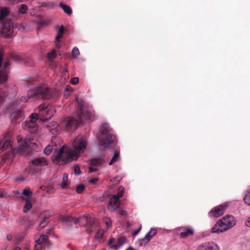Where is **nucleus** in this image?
Here are the masks:
<instances>
[{
	"label": "nucleus",
	"instance_id": "55",
	"mask_svg": "<svg viewBox=\"0 0 250 250\" xmlns=\"http://www.w3.org/2000/svg\"><path fill=\"white\" fill-rule=\"evenodd\" d=\"M121 179V178L119 177H115V181H119Z\"/></svg>",
	"mask_w": 250,
	"mask_h": 250
},
{
	"label": "nucleus",
	"instance_id": "53",
	"mask_svg": "<svg viewBox=\"0 0 250 250\" xmlns=\"http://www.w3.org/2000/svg\"><path fill=\"white\" fill-rule=\"evenodd\" d=\"M5 196V194L1 191H0V198H2Z\"/></svg>",
	"mask_w": 250,
	"mask_h": 250
},
{
	"label": "nucleus",
	"instance_id": "15",
	"mask_svg": "<svg viewBox=\"0 0 250 250\" xmlns=\"http://www.w3.org/2000/svg\"><path fill=\"white\" fill-rule=\"evenodd\" d=\"M180 233L179 235L182 238H186L189 236L193 235L194 233V230L190 227H185L180 229Z\"/></svg>",
	"mask_w": 250,
	"mask_h": 250
},
{
	"label": "nucleus",
	"instance_id": "12",
	"mask_svg": "<svg viewBox=\"0 0 250 250\" xmlns=\"http://www.w3.org/2000/svg\"><path fill=\"white\" fill-rule=\"evenodd\" d=\"M10 118L13 124H17L24 119V114L21 110H15L11 114Z\"/></svg>",
	"mask_w": 250,
	"mask_h": 250
},
{
	"label": "nucleus",
	"instance_id": "16",
	"mask_svg": "<svg viewBox=\"0 0 250 250\" xmlns=\"http://www.w3.org/2000/svg\"><path fill=\"white\" fill-rule=\"evenodd\" d=\"M86 226L89 227L86 229V232L91 234L96 229V220L94 218L88 217V215H86Z\"/></svg>",
	"mask_w": 250,
	"mask_h": 250
},
{
	"label": "nucleus",
	"instance_id": "54",
	"mask_svg": "<svg viewBox=\"0 0 250 250\" xmlns=\"http://www.w3.org/2000/svg\"><path fill=\"white\" fill-rule=\"evenodd\" d=\"M52 230V229H47L46 230V233L47 234H49L51 232Z\"/></svg>",
	"mask_w": 250,
	"mask_h": 250
},
{
	"label": "nucleus",
	"instance_id": "38",
	"mask_svg": "<svg viewBox=\"0 0 250 250\" xmlns=\"http://www.w3.org/2000/svg\"><path fill=\"white\" fill-rule=\"evenodd\" d=\"M47 57L49 59H52L56 57V51L53 50L52 51L47 53Z\"/></svg>",
	"mask_w": 250,
	"mask_h": 250
},
{
	"label": "nucleus",
	"instance_id": "24",
	"mask_svg": "<svg viewBox=\"0 0 250 250\" xmlns=\"http://www.w3.org/2000/svg\"><path fill=\"white\" fill-rule=\"evenodd\" d=\"M63 34L64 28L63 26L62 25L57 32V35L56 36L55 38L56 41H58L59 40H60V39L62 38Z\"/></svg>",
	"mask_w": 250,
	"mask_h": 250
},
{
	"label": "nucleus",
	"instance_id": "36",
	"mask_svg": "<svg viewBox=\"0 0 250 250\" xmlns=\"http://www.w3.org/2000/svg\"><path fill=\"white\" fill-rule=\"evenodd\" d=\"M244 200L246 204L250 206V191L247 193Z\"/></svg>",
	"mask_w": 250,
	"mask_h": 250
},
{
	"label": "nucleus",
	"instance_id": "51",
	"mask_svg": "<svg viewBox=\"0 0 250 250\" xmlns=\"http://www.w3.org/2000/svg\"><path fill=\"white\" fill-rule=\"evenodd\" d=\"M6 238H7V239L8 240L10 241V240H12V235H10V234H8V235H7Z\"/></svg>",
	"mask_w": 250,
	"mask_h": 250
},
{
	"label": "nucleus",
	"instance_id": "11",
	"mask_svg": "<svg viewBox=\"0 0 250 250\" xmlns=\"http://www.w3.org/2000/svg\"><path fill=\"white\" fill-rule=\"evenodd\" d=\"M126 241V238L125 237L119 238L116 242L114 238H110L108 241V245L111 249L117 250L124 245Z\"/></svg>",
	"mask_w": 250,
	"mask_h": 250
},
{
	"label": "nucleus",
	"instance_id": "57",
	"mask_svg": "<svg viewBox=\"0 0 250 250\" xmlns=\"http://www.w3.org/2000/svg\"><path fill=\"white\" fill-rule=\"evenodd\" d=\"M125 250H134V249L131 247H129L127 249H126Z\"/></svg>",
	"mask_w": 250,
	"mask_h": 250
},
{
	"label": "nucleus",
	"instance_id": "58",
	"mask_svg": "<svg viewBox=\"0 0 250 250\" xmlns=\"http://www.w3.org/2000/svg\"><path fill=\"white\" fill-rule=\"evenodd\" d=\"M2 100H3L2 97L1 96H0V104L2 102Z\"/></svg>",
	"mask_w": 250,
	"mask_h": 250
},
{
	"label": "nucleus",
	"instance_id": "48",
	"mask_svg": "<svg viewBox=\"0 0 250 250\" xmlns=\"http://www.w3.org/2000/svg\"><path fill=\"white\" fill-rule=\"evenodd\" d=\"M62 46V44L60 42V40L58 41H56V48L59 49Z\"/></svg>",
	"mask_w": 250,
	"mask_h": 250
},
{
	"label": "nucleus",
	"instance_id": "50",
	"mask_svg": "<svg viewBox=\"0 0 250 250\" xmlns=\"http://www.w3.org/2000/svg\"><path fill=\"white\" fill-rule=\"evenodd\" d=\"M245 225L249 227H250V217L248 219V220L245 222Z\"/></svg>",
	"mask_w": 250,
	"mask_h": 250
},
{
	"label": "nucleus",
	"instance_id": "43",
	"mask_svg": "<svg viewBox=\"0 0 250 250\" xmlns=\"http://www.w3.org/2000/svg\"><path fill=\"white\" fill-rule=\"evenodd\" d=\"M99 178L98 177H94L91 178L88 180V182L90 184H95L98 181Z\"/></svg>",
	"mask_w": 250,
	"mask_h": 250
},
{
	"label": "nucleus",
	"instance_id": "46",
	"mask_svg": "<svg viewBox=\"0 0 250 250\" xmlns=\"http://www.w3.org/2000/svg\"><path fill=\"white\" fill-rule=\"evenodd\" d=\"M104 222L106 223L107 227H109L111 225V220L108 218L105 219Z\"/></svg>",
	"mask_w": 250,
	"mask_h": 250
},
{
	"label": "nucleus",
	"instance_id": "8",
	"mask_svg": "<svg viewBox=\"0 0 250 250\" xmlns=\"http://www.w3.org/2000/svg\"><path fill=\"white\" fill-rule=\"evenodd\" d=\"M13 24L11 21L7 20L3 24L1 29L2 34L7 38L11 37L13 33Z\"/></svg>",
	"mask_w": 250,
	"mask_h": 250
},
{
	"label": "nucleus",
	"instance_id": "44",
	"mask_svg": "<svg viewBox=\"0 0 250 250\" xmlns=\"http://www.w3.org/2000/svg\"><path fill=\"white\" fill-rule=\"evenodd\" d=\"M42 244L36 243L34 247V250H41L42 249Z\"/></svg>",
	"mask_w": 250,
	"mask_h": 250
},
{
	"label": "nucleus",
	"instance_id": "25",
	"mask_svg": "<svg viewBox=\"0 0 250 250\" xmlns=\"http://www.w3.org/2000/svg\"><path fill=\"white\" fill-rule=\"evenodd\" d=\"M67 180H68V174L66 173L63 174L62 178V183H61V187L62 188H66L67 185L68 184Z\"/></svg>",
	"mask_w": 250,
	"mask_h": 250
},
{
	"label": "nucleus",
	"instance_id": "52",
	"mask_svg": "<svg viewBox=\"0 0 250 250\" xmlns=\"http://www.w3.org/2000/svg\"><path fill=\"white\" fill-rule=\"evenodd\" d=\"M120 214L122 215H125V211L123 210H121L120 211Z\"/></svg>",
	"mask_w": 250,
	"mask_h": 250
},
{
	"label": "nucleus",
	"instance_id": "34",
	"mask_svg": "<svg viewBox=\"0 0 250 250\" xmlns=\"http://www.w3.org/2000/svg\"><path fill=\"white\" fill-rule=\"evenodd\" d=\"M47 106L45 104H42L39 106L40 114H43V112L45 111Z\"/></svg>",
	"mask_w": 250,
	"mask_h": 250
},
{
	"label": "nucleus",
	"instance_id": "45",
	"mask_svg": "<svg viewBox=\"0 0 250 250\" xmlns=\"http://www.w3.org/2000/svg\"><path fill=\"white\" fill-rule=\"evenodd\" d=\"M48 24V22L46 21H42L39 23V28H41L44 25H47Z\"/></svg>",
	"mask_w": 250,
	"mask_h": 250
},
{
	"label": "nucleus",
	"instance_id": "49",
	"mask_svg": "<svg viewBox=\"0 0 250 250\" xmlns=\"http://www.w3.org/2000/svg\"><path fill=\"white\" fill-rule=\"evenodd\" d=\"M89 171L90 172H93L97 171V168L93 167H89Z\"/></svg>",
	"mask_w": 250,
	"mask_h": 250
},
{
	"label": "nucleus",
	"instance_id": "19",
	"mask_svg": "<svg viewBox=\"0 0 250 250\" xmlns=\"http://www.w3.org/2000/svg\"><path fill=\"white\" fill-rule=\"evenodd\" d=\"M197 250H215L213 243L205 242L199 245Z\"/></svg>",
	"mask_w": 250,
	"mask_h": 250
},
{
	"label": "nucleus",
	"instance_id": "29",
	"mask_svg": "<svg viewBox=\"0 0 250 250\" xmlns=\"http://www.w3.org/2000/svg\"><path fill=\"white\" fill-rule=\"evenodd\" d=\"M11 145V142L9 140H6L3 144L2 146L0 147V149L2 151H4L7 149Z\"/></svg>",
	"mask_w": 250,
	"mask_h": 250
},
{
	"label": "nucleus",
	"instance_id": "35",
	"mask_svg": "<svg viewBox=\"0 0 250 250\" xmlns=\"http://www.w3.org/2000/svg\"><path fill=\"white\" fill-rule=\"evenodd\" d=\"M84 189V186L83 184H79L76 187V192L80 194Z\"/></svg>",
	"mask_w": 250,
	"mask_h": 250
},
{
	"label": "nucleus",
	"instance_id": "13",
	"mask_svg": "<svg viewBox=\"0 0 250 250\" xmlns=\"http://www.w3.org/2000/svg\"><path fill=\"white\" fill-rule=\"evenodd\" d=\"M120 207L119 198L117 196L113 195L110 199L108 205V209L111 211H114Z\"/></svg>",
	"mask_w": 250,
	"mask_h": 250
},
{
	"label": "nucleus",
	"instance_id": "22",
	"mask_svg": "<svg viewBox=\"0 0 250 250\" xmlns=\"http://www.w3.org/2000/svg\"><path fill=\"white\" fill-rule=\"evenodd\" d=\"M120 157V152L118 151H116L112 158H111V161L109 163V165L111 166L113 165V163L118 161L119 160Z\"/></svg>",
	"mask_w": 250,
	"mask_h": 250
},
{
	"label": "nucleus",
	"instance_id": "1",
	"mask_svg": "<svg viewBox=\"0 0 250 250\" xmlns=\"http://www.w3.org/2000/svg\"><path fill=\"white\" fill-rule=\"evenodd\" d=\"M87 145V141L84 139L80 136H77L72 143V149L64 154L63 146L53 160L54 163L59 165H64L77 160L80 154L85 151Z\"/></svg>",
	"mask_w": 250,
	"mask_h": 250
},
{
	"label": "nucleus",
	"instance_id": "18",
	"mask_svg": "<svg viewBox=\"0 0 250 250\" xmlns=\"http://www.w3.org/2000/svg\"><path fill=\"white\" fill-rule=\"evenodd\" d=\"M35 242L43 244L47 247L51 245V242L49 240L48 237L47 235H41L39 238L35 239Z\"/></svg>",
	"mask_w": 250,
	"mask_h": 250
},
{
	"label": "nucleus",
	"instance_id": "42",
	"mask_svg": "<svg viewBox=\"0 0 250 250\" xmlns=\"http://www.w3.org/2000/svg\"><path fill=\"white\" fill-rule=\"evenodd\" d=\"M70 83L73 84H76L79 83V78L78 77H74L70 80Z\"/></svg>",
	"mask_w": 250,
	"mask_h": 250
},
{
	"label": "nucleus",
	"instance_id": "21",
	"mask_svg": "<svg viewBox=\"0 0 250 250\" xmlns=\"http://www.w3.org/2000/svg\"><path fill=\"white\" fill-rule=\"evenodd\" d=\"M59 6L60 7H61L63 9V11L66 14H68V15H70L72 14V9L70 8V7H69V6H68L66 4H64L62 3V2L60 3Z\"/></svg>",
	"mask_w": 250,
	"mask_h": 250
},
{
	"label": "nucleus",
	"instance_id": "6",
	"mask_svg": "<svg viewBox=\"0 0 250 250\" xmlns=\"http://www.w3.org/2000/svg\"><path fill=\"white\" fill-rule=\"evenodd\" d=\"M29 121H25L22 124V128L31 133H35L37 132L38 126L35 122L39 119L36 113H32L30 115Z\"/></svg>",
	"mask_w": 250,
	"mask_h": 250
},
{
	"label": "nucleus",
	"instance_id": "3",
	"mask_svg": "<svg viewBox=\"0 0 250 250\" xmlns=\"http://www.w3.org/2000/svg\"><path fill=\"white\" fill-rule=\"evenodd\" d=\"M54 95V92L45 86H39L35 89L28 90L26 96H22L21 101L22 102L33 101L44 99H49Z\"/></svg>",
	"mask_w": 250,
	"mask_h": 250
},
{
	"label": "nucleus",
	"instance_id": "20",
	"mask_svg": "<svg viewBox=\"0 0 250 250\" xmlns=\"http://www.w3.org/2000/svg\"><path fill=\"white\" fill-rule=\"evenodd\" d=\"M104 163V160L101 157L95 158L92 159L91 161V165L92 166H101Z\"/></svg>",
	"mask_w": 250,
	"mask_h": 250
},
{
	"label": "nucleus",
	"instance_id": "26",
	"mask_svg": "<svg viewBox=\"0 0 250 250\" xmlns=\"http://www.w3.org/2000/svg\"><path fill=\"white\" fill-rule=\"evenodd\" d=\"M32 207V204L31 202L27 200L26 201L25 204L23 207V211L25 213L28 212Z\"/></svg>",
	"mask_w": 250,
	"mask_h": 250
},
{
	"label": "nucleus",
	"instance_id": "17",
	"mask_svg": "<svg viewBox=\"0 0 250 250\" xmlns=\"http://www.w3.org/2000/svg\"><path fill=\"white\" fill-rule=\"evenodd\" d=\"M61 220L69 225H71L73 224H76L79 222L78 218H75L69 215H64L62 216L61 217Z\"/></svg>",
	"mask_w": 250,
	"mask_h": 250
},
{
	"label": "nucleus",
	"instance_id": "14",
	"mask_svg": "<svg viewBox=\"0 0 250 250\" xmlns=\"http://www.w3.org/2000/svg\"><path fill=\"white\" fill-rule=\"evenodd\" d=\"M17 139L19 143L18 151H24L25 149L29 146L30 141L26 139L22 141V138L21 135H18Z\"/></svg>",
	"mask_w": 250,
	"mask_h": 250
},
{
	"label": "nucleus",
	"instance_id": "30",
	"mask_svg": "<svg viewBox=\"0 0 250 250\" xmlns=\"http://www.w3.org/2000/svg\"><path fill=\"white\" fill-rule=\"evenodd\" d=\"M33 192L30 188H25L22 191V195L29 198L32 196Z\"/></svg>",
	"mask_w": 250,
	"mask_h": 250
},
{
	"label": "nucleus",
	"instance_id": "56",
	"mask_svg": "<svg viewBox=\"0 0 250 250\" xmlns=\"http://www.w3.org/2000/svg\"><path fill=\"white\" fill-rule=\"evenodd\" d=\"M18 180L22 181L24 180V178L23 177H19Z\"/></svg>",
	"mask_w": 250,
	"mask_h": 250
},
{
	"label": "nucleus",
	"instance_id": "5",
	"mask_svg": "<svg viewBox=\"0 0 250 250\" xmlns=\"http://www.w3.org/2000/svg\"><path fill=\"white\" fill-rule=\"evenodd\" d=\"M236 224V220L232 215H228L218 221L211 229L212 233H220L224 232Z\"/></svg>",
	"mask_w": 250,
	"mask_h": 250
},
{
	"label": "nucleus",
	"instance_id": "23",
	"mask_svg": "<svg viewBox=\"0 0 250 250\" xmlns=\"http://www.w3.org/2000/svg\"><path fill=\"white\" fill-rule=\"evenodd\" d=\"M9 14V10L8 8L3 7L0 9V19L2 20L3 18L6 17Z\"/></svg>",
	"mask_w": 250,
	"mask_h": 250
},
{
	"label": "nucleus",
	"instance_id": "33",
	"mask_svg": "<svg viewBox=\"0 0 250 250\" xmlns=\"http://www.w3.org/2000/svg\"><path fill=\"white\" fill-rule=\"evenodd\" d=\"M71 54L73 58H76L80 54L78 48L76 47H74L72 50Z\"/></svg>",
	"mask_w": 250,
	"mask_h": 250
},
{
	"label": "nucleus",
	"instance_id": "37",
	"mask_svg": "<svg viewBox=\"0 0 250 250\" xmlns=\"http://www.w3.org/2000/svg\"><path fill=\"white\" fill-rule=\"evenodd\" d=\"M52 150V146L50 145H48L45 147L44 150V152L46 155H49Z\"/></svg>",
	"mask_w": 250,
	"mask_h": 250
},
{
	"label": "nucleus",
	"instance_id": "31",
	"mask_svg": "<svg viewBox=\"0 0 250 250\" xmlns=\"http://www.w3.org/2000/svg\"><path fill=\"white\" fill-rule=\"evenodd\" d=\"M124 193V188L122 186H120L118 189V192L117 194L114 195L115 196H117L119 198H121Z\"/></svg>",
	"mask_w": 250,
	"mask_h": 250
},
{
	"label": "nucleus",
	"instance_id": "40",
	"mask_svg": "<svg viewBox=\"0 0 250 250\" xmlns=\"http://www.w3.org/2000/svg\"><path fill=\"white\" fill-rule=\"evenodd\" d=\"M53 126V127L52 128H51L50 126H49V128H50V131H52V133L54 134L55 133V132L57 131L59 128V125L58 124H56V123H54V125H52Z\"/></svg>",
	"mask_w": 250,
	"mask_h": 250
},
{
	"label": "nucleus",
	"instance_id": "41",
	"mask_svg": "<svg viewBox=\"0 0 250 250\" xmlns=\"http://www.w3.org/2000/svg\"><path fill=\"white\" fill-rule=\"evenodd\" d=\"M103 231L102 230L99 229L96 234L95 237L97 239L101 238L103 235Z\"/></svg>",
	"mask_w": 250,
	"mask_h": 250
},
{
	"label": "nucleus",
	"instance_id": "47",
	"mask_svg": "<svg viewBox=\"0 0 250 250\" xmlns=\"http://www.w3.org/2000/svg\"><path fill=\"white\" fill-rule=\"evenodd\" d=\"M141 226H140L138 229L135 230L133 233H132V235L133 236H135L137 234H138V233L140 232V231L141 230Z\"/></svg>",
	"mask_w": 250,
	"mask_h": 250
},
{
	"label": "nucleus",
	"instance_id": "32",
	"mask_svg": "<svg viewBox=\"0 0 250 250\" xmlns=\"http://www.w3.org/2000/svg\"><path fill=\"white\" fill-rule=\"evenodd\" d=\"M48 223V217H44L42 220V221L40 223L39 225V227L40 228H43L45 227Z\"/></svg>",
	"mask_w": 250,
	"mask_h": 250
},
{
	"label": "nucleus",
	"instance_id": "39",
	"mask_svg": "<svg viewBox=\"0 0 250 250\" xmlns=\"http://www.w3.org/2000/svg\"><path fill=\"white\" fill-rule=\"evenodd\" d=\"M74 172L76 175H79L81 173L80 167L78 165H75L74 167Z\"/></svg>",
	"mask_w": 250,
	"mask_h": 250
},
{
	"label": "nucleus",
	"instance_id": "4",
	"mask_svg": "<svg viewBox=\"0 0 250 250\" xmlns=\"http://www.w3.org/2000/svg\"><path fill=\"white\" fill-rule=\"evenodd\" d=\"M100 135L98 137L99 145L103 148L114 146L117 144L115 136L111 133V129L107 124L101 125Z\"/></svg>",
	"mask_w": 250,
	"mask_h": 250
},
{
	"label": "nucleus",
	"instance_id": "2",
	"mask_svg": "<svg viewBox=\"0 0 250 250\" xmlns=\"http://www.w3.org/2000/svg\"><path fill=\"white\" fill-rule=\"evenodd\" d=\"M76 101L78 104V109L80 112V115L67 117L64 120L63 125L65 129L68 131L76 129L78 127L79 124L83 121L82 116L87 119H91L93 117L92 112L89 111V107L85 102L78 98L76 99Z\"/></svg>",
	"mask_w": 250,
	"mask_h": 250
},
{
	"label": "nucleus",
	"instance_id": "28",
	"mask_svg": "<svg viewBox=\"0 0 250 250\" xmlns=\"http://www.w3.org/2000/svg\"><path fill=\"white\" fill-rule=\"evenodd\" d=\"M27 6L25 4H21L19 6V11L20 13L25 14L27 11Z\"/></svg>",
	"mask_w": 250,
	"mask_h": 250
},
{
	"label": "nucleus",
	"instance_id": "59",
	"mask_svg": "<svg viewBox=\"0 0 250 250\" xmlns=\"http://www.w3.org/2000/svg\"><path fill=\"white\" fill-rule=\"evenodd\" d=\"M14 250H21L19 247H16Z\"/></svg>",
	"mask_w": 250,
	"mask_h": 250
},
{
	"label": "nucleus",
	"instance_id": "27",
	"mask_svg": "<svg viewBox=\"0 0 250 250\" xmlns=\"http://www.w3.org/2000/svg\"><path fill=\"white\" fill-rule=\"evenodd\" d=\"M10 57L12 59L14 60L15 61H23L21 57L15 53H12L10 54Z\"/></svg>",
	"mask_w": 250,
	"mask_h": 250
},
{
	"label": "nucleus",
	"instance_id": "7",
	"mask_svg": "<svg viewBox=\"0 0 250 250\" xmlns=\"http://www.w3.org/2000/svg\"><path fill=\"white\" fill-rule=\"evenodd\" d=\"M31 163L32 165H30L29 167L26 169L28 174L30 175H33L34 173L39 172V169L38 168H35L34 166L42 167L47 165V161L42 157L35 158Z\"/></svg>",
	"mask_w": 250,
	"mask_h": 250
},
{
	"label": "nucleus",
	"instance_id": "10",
	"mask_svg": "<svg viewBox=\"0 0 250 250\" xmlns=\"http://www.w3.org/2000/svg\"><path fill=\"white\" fill-rule=\"evenodd\" d=\"M157 233V230L155 229H151L149 232H148L144 238L140 239L137 242L139 246L141 247L142 246L146 244L152 237L154 236Z\"/></svg>",
	"mask_w": 250,
	"mask_h": 250
},
{
	"label": "nucleus",
	"instance_id": "9",
	"mask_svg": "<svg viewBox=\"0 0 250 250\" xmlns=\"http://www.w3.org/2000/svg\"><path fill=\"white\" fill-rule=\"evenodd\" d=\"M228 207L226 204L219 205L213 208L209 212V215L211 217H218L222 215Z\"/></svg>",
	"mask_w": 250,
	"mask_h": 250
}]
</instances>
